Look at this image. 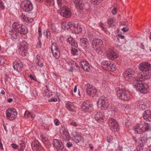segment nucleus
<instances>
[{
    "instance_id": "nucleus-31",
    "label": "nucleus",
    "mask_w": 151,
    "mask_h": 151,
    "mask_svg": "<svg viewBox=\"0 0 151 151\" xmlns=\"http://www.w3.org/2000/svg\"><path fill=\"white\" fill-rule=\"evenodd\" d=\"M107 57L109 60H113L117 57L116 53L112 50H109L107 53Z\"/></svg>"
},
{
    "instance_id": "nucleus-7",
    "label": "nucleus",
    "mask_w": 151,
    "mask_h": 151,
    "mask_svg": "<svg viewBox=\"0 0 151 151\" xmlns=\"http://www.w3.org/2000/svg\"><path fill=\"white\" fill-rule=\"evenodd\" d=\"M28 46L27 43L24 41L21 42L18 46L19 54L22 56L26 55L27 52Z\"/></svg>"
},
{
    "instance_id": "nucleus-18",
    "label": "nucleus",
    "mask_w": 151,
    "mask_h": 151,
    "mask_svg": "<svg viewBox=\"0 0 151 151\" xmlns=\"http://www.w3.org/2000/svg\"><path fill=\"white\" fill-rule=\"evenodd\" d=\"M43 59L42 57L40 54H37L35 59V61L37 65L40 67L43 66Z\"/></svg>"
},
{
    "instance_id": "nucleus-13",
    "label": "nucleus",
    "mask_w": 151,
    "mask_h": 151,
    "mask_svg": "<svg viewBox=\"0 0 151 151\" xmlns=\"http://www.w3.org/2000/svg\"><path fill=\"white\" fill-rule=\"evenodd\" d=\"M52 144L55 148L58 149V151H66V149L64 148L62 143L59 140L56 139H54Z\"/></svg>"
},
{
    "instance_id": "nucleus-50",
    "label": "nucleus",
    "mask_w": 151,
    "mask_h": 151,
    "mask_svg": "<svg viewBox=\"0 0 151 151\" xmlns=\"http://www.w3.org/2000/svg\"><path fill=\"white\" fill-rule=\"evenodd\" d=\"M12 147L14 149H17L18 147V145L17 144L14 143H12L11 145Z\"/></svg>"
},
{
    "instance_id": "nucleus-51",
    "label": "nucleus",
    "mask_w": 151,
    "mask_h": 151,
    "mask_svg": "<svg viewBox=\"0 0 151 151\" xmlns=\"http://www.w3.org/2000/svg\"><path fill=\"white\" fill-rule=\"evenodd\" d=\"M101 85L103 87H106L107 86V83L105 81H103Z\"/></svg>"
},
{
    "instance_id": "nucleus-29",
    "label": "nucleus",
    "mask_w": 151,
    "mask_h": 151,
    "mask_svg": "<svg viewBox=\"0 0 151 151\" xmlns=\"http://www.w3.org/2000/svg\"><path fill=\"white\" fill-rule=\"evenodd\" d=\"M65 106L66 108L69 111L72 112L74 111L75 106L72 102L69 101H68L65 104Z\"/></svg>"
},
{
    "instance_id": "nucleus-47",
    "label": "nucleus",
    "mask_w": 151,
    "mask_h": 151,
    "mask_svg": "<svg viewBox=\"0 0 151 151\" xmlns=\"http://www.w3.org/2000/svg\"><path fill=\"white\" fill-rule=\"evenodd\" d=\"M143 147H141L139 146V144L137 146L134 151H141L143 149Z\"/></svg>"
},
{
    "instance_id": "nucleus-16",
    "label": "nucleus",
    "mask_w": 151,
    "mask_h": 151,
    "mask_svg": "<svg viewBox=\"0 0 151 151\" xmlns=\"http://www.w3.org/2000/svg\"><path fill=\"white\" fill-rule=\"evenodd\" d=\"M73 139L76 143L80 142L82 139V137L80 133L76 131H74L72 133Z\"/></svg>"
},
{
    "instance_id": "nucleus-25",
    "label": "nucleus",
    "mask_w": 151,
    "mask_h": 151,
    "mask_svg": "<svg viewBox=\"0 0 151 151\" xmlns=\"http://www.w3.org/2000/svg\"><path fill=\"white\" fill-rule=\"evenodd\" d=\"M31 146L32 150L36 151H39L41 148L39 142L37 141H33L31 144Z\"/></svg>"
},
{
    "instance_id": "nucleus-14",
    "label": "nucleus",
    "mask_w": 151,
    "mask_h": 151,
    "mask_svg": "<svg viewBox=\"0 0 151 151\" xmlns=\"http://www.w3.org/2000/svg\"><path fill=\"white\" fill-rule=\"evenodd\" d=\"M51 50L54 57L58 59L60 56V52L59 49L57 48V45L55 43L52 44Z\"/></svg>"
},
{
    "instance_id": "nucleus-40",
    "label": "nucleus",
    "mask_w": 151,
    "mask_h": 151,
    "mask_svg": "<svg viewBox=\"0 0 151 151\" xmlns=\"http://www.w3.org/2000/svg\"><path fill=\"white\" fill-rule=\"evenodd\" d=\"M43 35L45 37L47 38L51 37V34L50 31L47 30H45L43 32Z\"/></svg>"
},
{
    "instance_id": "nucleus-38",
    "label": "nucleus",
    "mask_w": 151,
    "mask_h": 151,
    "mask_svg": "<svg viewBox=\"0 0 151 151\" xmlns=\"http://www.w3.org/2000/svg\"><path fill=\"white\" fill-rule=\"evenodd\" d=\"M66 62L69 64H75L76 67L77 68H79V66L78 65V63L75 62L74 61L72 60L71 59H69L67 60H66Z\"/></svg>"
},
{
    "instance_id": "nucleus-46",
    "label": "nucleus",
    "mask_w": 151,
    "mask_h": 151,
    "mask_svg": "<svg viewBox=\"0 0 151 151\" xmlns=\"http://www.w3.org/2000/svg\"><path fill=\"white\" fill-rule=\"evenodd\" d=\"M47 2L48 5H53L54 4V0H47Z\"/></svg>"
},
{
    "instance_id": "nucleus-44",
    "label": "nucleus",
    "mask_w": 151,
    "mask_h": 151,
    "mask_svg": "<svg viewBox=\"0 0 151 151\" xmlns=\"http://www.w3.org/2000/svg\"><path fill=\"white\" fill-rule=\"evenodd\" d=\"M144 129V128L142 127L141 128L139 129L138 130H136V132L138 134H140L145 132Z\"/></svg>"
},
{
    "instance_id": "nucleus-6",
    "label": "nucleus",
    "mask_w": 151,
    "mask_h": 151,
    "mask_svg": "<svg viewBox=\"0 0 151 151\" xmlns=\"http://www.w3.org/2000/svg\"><path fill=\"white\" fill-rule=\"evenodd\" d=\"M109 105L108 101L104 96L101 97L97 101L98 107L102 110L107 109Z\"/></svg>"
},
{
    "instance_id": "nucleus-39",
    "label": "nucleus",
    "mask_w": 151,
    "mask_h": 151,
    "mask_svg": "<svg viewBox=\"0 0 151 151\" xmlns=\"http://www.w3.org/2000/svg\"><path fill=\"white\" fill-rule=\"evenodd\" d=\"M25 116L32 119L35 117V115L32 114V113L28 112L26 111L24 113Z\"/></svg>"
},
{
    "instance_id": "nucleus-48",
    "label": "nucleus",
    "mask_w": 151,
    "mask_h": 151,
    "mask_svg": "<svg viewBox=\"0 0 151 151\" xmlns=\"http://www.w3.org/2000/svg\"><path fill=\"white\" fill-rule=\"evenodd\" d=\"M69 124L72 126H73L75 127H77L78 126V123L75 122H70Z\"/></svg>"
},
{
    "instance_id": "nucleus-9",
    "label": "nucleus",
    "mask_w": 151,
    "mask_h": 151,
    "mask_svg": "<svg viewBox=\"0 0 151 151\" xmlns=\"http://www.w3.org/2000/svg\"><path fill=\"white\" fill-rule=\"evenodd\" d=\"M93 48L97 51H101L103 48V43L101 39H95L92 41Z\"/></svg>"
},
{
    "instance_id": "nucleus-63",
    "label": "nucleus",
    "mask_w": 151,
    "mask_h": 151,
    "mask_svg": "<svg viewBox=\"0 0 151 151\" xmlns=\"http://www.w3.org/2000/svg\"><path fill=\"white\" fill-rule=\"evenodd\" d=\"M72 143L70 142H67L66 144V146L68 148H70L72 146Z\"/></svg>"
},
{
    "instance_id": "nucleus-49",
    "label": "nucleus",
    "mask_w": 151,
    "mask_h": 151,
    "mask_svg": "<svg viewBox=\"0 0 151 151\" xmlns=\"http://www.w3.org/2000/svg\"><path fill=\"white\" fill-rule=\"evenodd\" d=\"M140 127L139 125L137 124L134 127L133 129L136 132V130H138L139 129Z\"/></svg>"
},
{
    "instance_id": "nucleus-61",
    "label": "nucleus",
    "mask_w": 151,
    "mask_h": 151,
    "mask_svg": "<svg viewBox=\"0 0 151 151\" xmlns=\"http://www.w3.org/2000/svg\"><path fill=\"white\" fill-rule=\"evenodd\" d=\"M116 9L115 8H114L112 10V13L113 15H115L116 13Z\"/></svg>"
},
{
    "instance_id": "nucleus-55",
    "label": "nucleus",
    "mask_w": 151,
    "mask_h": 151,
    "mask_svg": "<svg viewBox=\"0 0 151 151\" xmlns=\"http://www.w3.org/2000/svg\"><path fill=\"white\" fill-rule=\"evenodd\" d=\"M19 143L20 144V147H25L24 142L22 140H20L19 142Z\"/></svg>"
},
{
    "instance_id": "nucleus-57",
    "label": "nucleus",
    "mask_w": 151,
    "mask_h": 151,
    "mask_svg": "<svg viewBox=\"0 0 151 151\" xmlns=\"http://www.w3.org/2000/svg\"><path fill=\"white\" fill-rule=\"evenodd\" d=\"M38 40L39 42L37 44V47H40L42 45V42L40 41V39L38 38Z\"/></svg>"
},
{
    "instance_id": "nucleus-10",
    "label": "nucleus",
    "mask_w": 151,
    "mask_h": 151,
    "mask_svg": "<svg viewBox=\"0 0 151 151\" xmlns=\"http://www.w3.org/2000/svg\"><path fill=\"white\" fill-rule=\"evenodd\" d=\"M86 91L87 94L93 97L98 95V93L96 89L93 87L92 85H87Z\"/></svg>"
},
{
    "instance_id": "nucleus-32",
    "label": "nucleus",
    "mask_w": 151,
    "mask_h": 151,
    "mask_svg": "<svg viewBox=\"0 0 151 151\" xmlns=\"http://www.w3.org/2000/svg\"><path fill=\"white\" fill-rule=\"evenodd\" d=\"M70 138V136L68 132L65 130L63 131V133L62 136V138L65 141H68Z\"/></svg>"
},
{
    "instance_id": "nucleus-42",
    "label": "nucleus",
    "mask_w": 151,
    "mask_h": 151,
    "mask_svg": "<svg viewBox=\"0 0 151 151\" xmlns=\"http://www.w3.org/2000/svg\"><path fill=\"white\" fill-rule=\"evenodd\" d=\"M71 53L74 55H78L79 53V51L74 48L71 49Z\"/></svg>"
},
{
    "instance_id": "nucleus-28",
    "label": "nucleus",
    "mask_w": 151,
    "mask_h": 151,
    "mask_svg": "<svg viewBox=\"0 0 151 151\" xmlns=\"http://www.w3.org/2000/svg\"><path fill=\"white\" fill-rule=\"evenodd\" d=\"M80 64L82 68L86 71H88L90 70V66L88 63L86 61H82Z\"/></svg>"
},
{
    "instance_id": "nucleus-24",
    "label": "nucleus",
    "mask_w": 151,
    "mask_h": 151,
    "mask_svg": "<svg viewBox=\"0 0 151 151\" xmlns=\"http://www.w3.org/2000/svg\"><path fill=\"white\" fill-rule=\"evenodd\" d=\"M77 23L76 25L72 26L71 30L73 31V33H79L81 32L82 29L80 26L78 25V23L77 22H74V23Z\"/></svg>"
},
{
    "instance_id": "nucleus-34",
    "label": "nucleus",
    "mask_w": 151,
    "mask_h": 151,
    "mask_svg": "<svg viewBox=\"0 0 151 151\" xmlns=\"http://www.w3.org/2000/svg\"><path fill=\"white\" fill-rule=\"evenodd\" d=\"M118 90L116 91V94L118 97L120 99L123 94L126 91L124 88H120V87H118Z\"/></svg>"
},
{
    "instance_id": "nucleus-45",
    "label": "nucleus",
    "mask_w": 151,
    "mask_h": 151,
    "mask_svg": "<svg viewBox=\"0 0 151 151\" xmlns=\"http://www.w3.org/2000/svg\"><path fill=\"white\" fill-rule=\"evenodd\" d=\"M144 125L145 126V128H144L145 132L149 131L150 129V125L148 123H144Z\"/></svg>"
},
{
    "instance_id": "nucleus-58",
    "label": "nucleus",
    "mask_w": 151,
    "mask_h": 151,
    "mask_svg": "<svg viewBox=\"0 0 151 151\" xmlns=\"http://www.w3.org/2000/svg\"><path fill=\"white\" fill-rule=\"evenodd\" d=\"M107 141L109 143H111L112 142V137H108L107 139Z\"/></svg>"
},
{
    "instance_id": "nucleus-5",
    "label": "nucleus",
    "mask_w": 151,
    "mask_h": 151,
    "mask_svg": "<svg viewBox=\"0 0 151 151\" xmlns=\"http://www.w3.org/2000/svg\"><path fill=\"white\" fill-rule=\"evenodd\" d=\"M135 73L132 70L130 69H127L123 73L124 78V79L127 81H130L133 80L135 78V81L137 82L141 81H137L136 79V77L137 74L134 76Z\"/></svg>"
},
{
    "instance_id": "nucleus-20",
    "label": "nucleus",
    "mask_w": 151,
    "mask_h": 151,
    "mask_svg": "<svg viewBox=\"0 0 151 151\" xmlns=\"http://www.w3.org/2000/svg\"><path fill=\"white\" fill-rule=\"evenodd\" d=\"M104 114L103 112H98L95 114V118L99 123H101L104 121Z\"/></svg>"
},
{
    "instance_id": "nucleus-4",
    "label": "nucleus",
    "mask_w": 151,
    "mask_h": 151,
    "mask_svg": "<svg viewBox=\"0 0 151 151\" xmlns=\"http://www.w3.org/2000/svg\"><path fill=\"white\" fill-rule=\"evenodd\" d=\"M108 124L112 131L117 132L119 129L118 122L112 117H110L108 119Z\"/></svg>"
},
{
    "instance_id": "nucleus-8",
    "label": "nucleus",
    "mask_w": 151,
    "mask_h": 151,
    "mask_svg": "<svg viewBox=\"0 0 151 151\" xmlns=\"http://www.w3.org/2000/svg\"><path fill=\"white\" fill-rule=\"evenodd\" d=\"M7 119L9 120H12L15 119L17 115L16 110L14 108L8 109L6 111Z\"/></svg>"
},
{
    "instance_id": "nucleus-41",
    "label": "nucleus",
    "mask_w": 151,
    "mask_h": 151,
    "mask_svg": "<svg viewBox=\"0 0 151 151\" xmlns=\"http://www.w3.org/2000/svg\"><path fill=\"white\" fill-rule=\"evenodd\" d=\"M67 41L70 45H73L75 44V40L73 38L70 37L68 38L67 39Z\"/></svg>"
},
{
    "instance_id": "nucleus-62",
    "label": "nucleus",
    "mask_w": 151,
    "mask_h": 151,
    "mask_svg": "<svg viewBox=\"0 0 151 151\" xmlns=\"http://www.w3.org/2000/svg\"><path fill=\"white\" fill-rule=\"evenodd\" d=\"M58 100L56 98H51L49 101V102L54 101L56 102Z\"/></svg>"
},
{
    "instance_id": "nucleus-1",
    "label": "nucleus",
    "mask_w": 151,
    "mask_h": 151,
    "mask_svg": "<svg viewBox=\"0 0 151 151\" xmlns=\"http://www.w3.org/2000/svg\"><path fill=\"white\" fill-rule=\"evenodd\" d=\"M139 69L143 72L146 73L143 75L141 73L137 74L136 79L137 81H142L147 80L151 77L150 73L149 72L151 70V64L147 62H143L138 66Z\"/></svg>"
},
{
    "instance_id": "nucleus-27",
    "label": "nucleus",
    "mask_w": 151,
    "mask_h": 151,
    "mask_svg": "<svg viewBox=\"0 0 151 151\" xmlns=\"http://www.w3.org/2000/svg\"><path fill=\"white\" fill-rule=\"evenodd\" d=\"M73 1L77 9L82 10L84 8V4L82 0H73Z\"/></svg>"
},
{
    "instance_id": "nucleus-26",
    "label": "nucleus",
    "mask_w": 151,
    "mask_h": 151,
    "mask_svg": "<svg viewBox=\"0 0 151 151\" xmlns=\"http://www.w3.org/2000/svg\"><path fill=\"white\" fill-rule=\"evenodd\" d=\"M143 117L144 119L148 121H151V111L145 110L143 114Z\"/></svg>"
},
{
    "instance_id": "nucleus-2",
    "label": "nucleus",
    "mask_w": 151,
    "mask_h": 151,
    "mask_svg": "<svg viewBox=\"0 0 151 151\" xmlns=\"http://www.w3.org/2000/svg\"><path fill=\"white\" fill-rule=\"evenodd\" d=\"M12 27L13 30L22 35H25L28 32L27 28L19 22H14Z\"/></svg>"
},
{
    "instance_id": "nucleus-37",
    "label": "nucleus",
    "mask_w": 151,
    "mask_h": 151,
    "mask_svg": "<svg viewBox=\"0 0 151 151\" xmlns=\"http://www.w3.org/2000/svg\"><path fill=\"white\" fill-rule=\"evenodd\" d=\"M109 64V63L106 60H104L101 63V65L103 68L106 70H107L108 66Z\"/></svg>"
},
{
    "instance_id": "nucleus-17",
    "label": "nucleus",
    "mask_w": 151,
    "mask_h": 151,
    "mask_svg": "<svg viewBox=\"0 0 151 151\" xmlns=\"http://www.w3.org/2000/svg\"><path fill=\"white\" fill-rule=\"evenodd\" d=\"M18 32L15 31L12 29H10L8 30L7 33V36L12 39H16L18 36Z\"/></svg>"
},
{
    "instance_id": "nucleus-56",
    "label": "nucleus",
    "mask_w": 151,
    "mask_h": 151,
    "mask_svg": "<svg viewBox=\"0 0 151 151\" xmlns=\"http://www.w3.org/2000/svg\"><path fill=\"white\" fill-rule=\"evenodd\" d=\"M54 122L56 126H58L60 122H59L58 119H55L54 121Z\"/></svg>"
},
{
    "instance_id": "nucleus-19",
    "label": "nucleus",
    "mask_w": 151,
    "mask_h": 151,
    "mask_svg": "<svg viewBox=\"0 0 151 151\" xmlns=\"http://www.w3.org/2000/svg\"><path fill=\"white\" fill-rule=\"evenodd\" d=\"M91 107V105L89 101H86L83 102L81 106L82 110L85 112H90Z\"/></svg>"
},
{
    "instance_id": "nucleus-30",
    "label": "nucleus",
    "mask_w": 151,
    "mask_h": 151,
    "mask_svg": "<svg viewBox=\"0 0 151 151\" xmlns=\"http://www.w3.org/2000/svg\"><path fill=\"white\" fill-rule=\"evenodd\" d=\"M147 140V136L146 134H144L141 137L140 141L139 144V146L141 147H143L144 145L146 143Z\"/></svg>"
},
{
    "instance_id": "nucleus-64",
    "label": "nucleus",
    "mask_w": 151,
    "mask_h": 151,
    "mask_svg": "<svg viewBox=\"0 0 151 151\" xmlns=\"http://www.w3.org/2000/svg\"><path fill=\"white\" fill-rule=\"evenodd\" d=\"M56 1L59 6H61L62 4L61 0H56Z\"/></svg>"
},
{
    "instance_id": "nucleus-23",
    "label": "nucleus",
    "mask_w": 151,
    "mask_h": 151,
    "mask_svg": "<svg viewBox=\"0 0 151 151\" xmlns=\"http://www.w3.org/2000/svg\"><path fill=\"white\" fill-rule=\"evenodd\" d=\"M138 104L137 105L138 107L140 109L142 110L145 109L150 106V105L145 100H140Z\"/></svg>"
},
{
    "instance_id": "nucleus-43",
    "label": "nucleus",
    "mask_w": 151,
    "mask_h": 151,
    "mask_svg": "<svg viewBox=\"0 0 151 151\" xmlns=\"http://www.w3.org/2000/svg\"><path fill=\"white\" fill-rule=\"evenodd\" d=\"M20 17L22 20L23 21H24L26 22L27 21V19H28V17H27V15H26L24 14H22L20 16Z\"/></svg>"
},
{
    "instance_id": "nucleus-35",
    "label": "nucleus",
    "mask_w": 151,
    "mask_h": 151,
    "mask_svg": "<svg viewBox=\"0 0 151 151\" xmlns=\"http://www.w3.org/2000/svg\"><path fill=\"white\" fill-rule=\"evenodd\" d=\"M116 67L115 65L113 64V63L109 62V64L108 66L107 70L112 72H114L116 71Z\"/></svg>"
},
{
    "instance_id": "nucleus-21",
    "label": "nucleus",
    "mask_w": 151,
    "mask_h": 151,
    "mask_svg": "<svg viewBox=\"0 0 151 151\" xmlns=\"http://www.w3.org/2000/svg\"><path fill=\"white\" fill-rule=\"evenodd\" d=\"M79 44L84 49H86L89 47V44L87 39L86 38H80Z\"/></svg>"
},
{
    "instance_id": "nucleus-15",
    "label": "nucleus",
    "mask_w": 151,
    "mask_h": 151,
    "mask_svg": "<svg viewBox=\"0 0 151 151\" xmlns=\"http://www.w3.org/2000/svg\"><path fill=\"white\" fill-rule=\"evenodd\" d=\"M13 66L14 70L18 72L21 71L23 68L22 63L19 60L14 62Z\"/></svg>"
},
{
    "instance_id": "nucleus-33",
    "label": "nucleus",
    "mask_w": 151,
    "mask_h": 151,
    "mask_svg": "<svg viewBox=\"0 0 151 151\" xmlns=\"http://www.w3.org/2000/svg\"><path fill=\"white\" fill-rule=\"evenodd\" d=\"M116 22V19L114 17L109 18L107 20V24L110 27L114 26Z\"/></svg>"
},
{
    "instance_id": "nucleus-52",
    "label": "nucleus",
    "mask_w": 151,
    "mask_h": 151,
    "mask_svg": "<svg viewBox=\"0 0 151 151\" xmlns=\"http://www.w3.org/2000/svg\"><path fill=\"white\" fill-rule=\"evenodd\" d=\"M27 19L26 21L27 23H32L34 21V19L31 18L27 17Z\"/></svg>"
},
{
    "instance_id": "nucleus-54",
    "label": "nucleus",
    "mask_w": 151,
    "mask_h": 151,
    "mask_svg": "<svg viewBox=\"0 0 151 151\" xmlns=\"http://www.w3.org/2000/svg\"><path fill=\"white\" fill-rule=\"evenodd\" d=\"M42 141L45 144H48L49 143L48 141L47 138H42Z\"/></svg>"
},
{
    "instance_id": "nucleus-3",
    "label": "nucleus",
    "mask_w": 151,
    "mask_h": 151,
    "mask_svg": "<svg viewBox=\"0 0 151 151\" xmlns=\"http://www.w3.org/2000/svg\"><path fill=\"white\" fill-rule=\"evenodd\" d=\"M134 86L137 91L140 93H146L148 92V86L146 84L137 82L134 84Z\"/></svg>"
},
{
    "instance_id": "nucleus-36",
    "label": "nucleus",
    "mask_w": 151,
    "mask_h": 151,
    "mask_svg": "<svg viewBox=\"0 0 151 151\" xmlns=\"http://www.w3.org/2000/svg\"><path fill=\"white\" fill-rule=\"evenodd\" d=\"M130 98L129 94L127 91H126L123 94V95L120 99L125 100H129Z\"/></svg>"
},
{
    "instance_id": "nucleus-11",
    "label": "nucleus",
    "mask_w": 151,
    "mask_h": 151,
    "mask_svg": "<svg viewBox=\"0 0 151 151\" xmlns=\"http://www.w3.org/2000/svg\"><path fill=\"white\" fill-rule=\"evenodd\" d=\"M60 14L61 16L67 18L70 17L71 13L70 9L66 6H63L60 9Z\"/></svg>"
},
{
    "instance_id": "nucleus-12",
    "label": "nucleus",
    "mask_w": 151,
    "mask_h": 151,
    "mask_svg": "<svg viewBox=\"0 0 151 151\" xmlns=\"http://www.w3.org/2000/svg\"><path fill=\"white\" fill-rule=\"evenodd\" d=\"M22 7L24 11L29 12L32 10L33 5L30 1L26 0L22 4Z\"/></svg>"
},
{
    "instance_id": "nucleus-60",
    "label": "nucleus",
    "mask_w": 151,
    "mask_h": 151,
    "mask_svg": "<svg viewBox=\"0 0 151 151\" xmlns=\"http://www.w3.org/2000/svg\"><path fill=\"white\" fill-rule=\"evenodd\" d=\"M0 7L3 9H4L5 8V6L4 5L2 1H1L0 2Z\"/></svg>"
},
{
    "instance_id": "nucleus-59",
    "label": "nucleus",
    "mask_w": 151,
    "mask_h": 151,
    "mask_svg": "<svg viewBox=\"0 0 151 151\" xmlns=\"http://www.w3.org/2000/svg\"><path fill=\"white\" fill-rule=\"evenodd\" d=\"M129 28L127 26L123 27L122 29V30L124 32H126L128 31Z\"/></svg>"
},
{
    "instance_id": "nucleus-53",
    "label": "nucleus",
    "mask_w": 151,
    "mask_h": 151,
    "mask_svg": "<svg viewBox=\"0 0 151 151\" xmlns=\"http://www.w3.org/2000/svg\"><path fill=\"white\" fill-rule=\"evenodd\" d=\"M29 76L31 80H33L35 81H37V79L35 76H33L32 75H30Z\"/></svg>"
},
{
    "instance_id": "nucleus-22",
    "label": "nucleus",
    "mask_w": 151,
    "mask_h": 151,
    "mask_svg": "<svg viewBox=\"0 0 151 151\" xmlns=\"http://www.w3.org/2000/svg\"><path fill=\"white\" fill-rule=\"evenodd\" d=\"M77 24L76 22L74 23V21H71L68 23L63 22L62 24V28L65 29H67L70 28L71 29L72 28V26L76 25Z\"/></svg>"
}]
</instances>
